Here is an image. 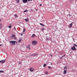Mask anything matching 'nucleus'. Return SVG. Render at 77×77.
<instances>
[{"label": "nucleus", "mask_w": 77, "mask_h": 77, "mask_svg": "<svg viewBox=\"0 0 77 77\" xmlns=\"http://www.w3.org/2000/svg\"><path fill=\"white\" fill-rule=\"evenodd\" d=\"M31 11H32V12H33V9H31Z\"/></svg>", "instance_id": "nucleus-36"}, {"label": "nucleus", "mask_w": 77, "mask_h": 77, "mask_svg": "<svg viewBox=\"0 0 77 77\" xmlns=\"http://www.w3.org/2000/svg\"><path fill=\"white\" fill-rule=\"evenodd\" d=\"M42 26H45V25L43 24V25H42Z\"/></svg>", "instance_id": "nucleus-37"}, {"label": "nucleus", "mask_w": 77, "mask_h": 77, "mask_svg": "<svg viewBox=\"0 0 77 77\" xmlns=\"http://www.w3.org/2000/svg\"><path fill=\"white\" fill-rule=\"evenodd\" d=\"M64 69L66 70L67 69V67H66V66H65L64 67Z\"/></svg>", "instance_id": "nucleus-16"}, {"label": "nucleus", "mask_w": 77, "mask_h": 77, "mask_svg": "<svg viewBox=\"0 0 77 77\" xmlns=\"http://www.w3.org/2000/svg\"><path fill=\"white\" fill-rule=\"evenodd\" d=\"M21 64V62H19L18 63L19 65H20V64Z\"/></svg>", "instance_id": "nucleus-26"}, {"label": "nucleus", "mask_w": 77, "mask_h": 77, "mask_svg": "<svg viewBox=\"0 0 77 77\" xmlns=\"http://www.w3.org/2000/svg\"><path fill=\"white\" fill-rule=\"evenodd\" d=\"M74 46H75V47H77V45H76L75 44H74Z\"/></svg>", "instance_id": "nucleus-25"}, {"label": "nucleus", "mask_w": 77, "mask_h": 77, "mask_svg": "<svg viewBox=\"0 0 77 77\" xmlns=\"http://www.w3.org/2000/svg\"><path fill=\"white\" fill-rule=\"evenodd\" d=\"M27 1H28V0H23V3H27Z\"/></svg>", "instance_id": "nucleus-6"}, {"label": "nucleus", "mask_w": 77, "mask_h": 77, "mask_svg": "<svg viewBox=\"0 0 77 77\" xmlns=\"http://www.w3.org/2000/svg\"><path fill=\"white\" fill-rule=\"evenodd\" d=\"M41 30L42 31H43V30H44V28H42L41 29Z\"/></svg>", "instance_id": "nucleus-18"}, {"label": "nucleus", "mask_w": 77, "mask_h": 77, "mask_svg": "<svg viewBox=\"0 0 77 77\" xmlns=\"http://www.w3.org/2000/svg\"><path fill=\"white\" fill-rule=\"evenodd\" d=\"M36 37V35L34 34L32 35V38H35V37Z\"/></svg>", "instance_id": "nucleus-9"}, {"label": "nucleus", "mask_w": 77, "mask_h": 77, "mask_svg": "<svg viewBox=\"0 0 77 77\" xmlns=\"http://www.w3.org/2000/svg\"><path fill=\"white\" fill-rule=\"evenodd\" d=\"M29 48V50H30V48L28 46L27 48Z\"/></svg>", "instance_id": "nucleus-23"}, {"label": "nucleus", "mask_w": 77, "mask_h": 77, "mask_svg": "<svg viewBox=\"0 0 77 77\" xmlns=\"http://www.w3.org/2000/svg\"><path fill=\"white\" fill-rule=\"evenodd\" d=\"M24 20L25 21H26V22H27V23L29 21V19L28 18H27V19H25Z\"/></svg>", "instance_id": "nucleus-8"}, {"label": "nucleus", "mask_w": 77, "mask_h": 77, "mask_svg": "<svg viewBox=\"0 0 77 77\" xmlns=\"http://www.w3.org/2000/svg\"><path fill=\"white\" fill-rule=\"evenodd\" d=\"M67 72L66 71V70H64L63 72V74H66Z\"/></svg>", "instance_id": "nucleus-11"}, {"label": "nucleus", "mask_w": 77, "mask_h": 77, "mask_svg": "<svg viewBox=\"0 0 77 77\" xmlns=\"http://www.w3.org/2000/svg\"><path fill=\"white\" fill-rule=\"evenodd\" d=\"M2 45H0V46H2Z\"/></svg>", "instance_id": "nucleus-39"}, {"label": "nucleus", "mask_w": 77, "mask_h": 77, "mask_svg": "<svg viewBox=\"0 0 77 77\" xmlns=\"http://www.w3.org/2000/svg\"><path fill=\"white\" fill-rule=\"evenodd\" d=\"M40 24L41 25V26H42V25H43V24L41 23H40Z\"/></svg>", "instance_id": "nucleus-29"}, {"label": "nucleus", "mask_w": 77, "mask_h": 77, "mask_svg": "<svg viewBox=\"0 0 77 77\" xmlns=\"http://www.w3.org/2000/svg\"><path fill=\"white\" fill-rule=\"evenodd\" d=\"M45 74H48V72L47 71L45 72Z\"/></svg>", "instance_id": "nucleus-15"}, {"label": "nucleus", "mask_w": 77, "mask_h": 77, "mask_svg": "<svg viewBox=\"0 0 77 77\" xmlns=\"http://www.w3.org/2000/svg\"><path fill=\"white\" fill-rule=\"evenodd\" d=\"M21 36H23V34H21Z\"/></svg>", "instance_id": "nucleus-41"}, {"label": "nucleus", "mask_w": 77, "mask_h": 77, "mask_svg": "<svg viewBox=\"0 0 77 77\" xmlns=\"http://www.w3.org/2000/svg\"><path fill=\"white\" fill-rule=\"evenodd\" d=\"M9 28H11V25H10L8 26Z\"/></svg>", "instance_id": "nucleus-27"}, {"label": "nucleus", "mask_w": 77, "mask_h": 77, "mask_svg": "<svg viewBox=\"0 0 77 77\" xmlns=\"http://www.w3.org/2000/svg\"><path fill=\"white\" fill-rule=\"evenodd\" d=\"M15 35H12V38H14V37H15Z\"/></svg>", "instance_id": "nucleus-24"}, {"label": "nucleus", "mask_w": 77, "mask_h": 77, "mask_svg": "<svg viewBox=\"0 0 77 77\" xmlns=\"http://www.w3.org/2000/svg\"><path fill=\"white\" fill-rule=\"evenodd\" d=\"M71 49L72 51H74L75 50H76V48H75V47L74 46H73L71 47Z\"/></svg>", "instance_id": "nucleus-3"}, {"label": "nucleus", "mask_w": 77, "mask_h": 77, "mask_svg": "<svg viewBox=\"0 0 77 77\" xmlns=\"http://www.w3.org/2000/svg\"><path fill=\"white\" fill-rule=\"evenodd\" d=\"M14 16L15 17V18H17V17H18V16L17 15V14H15L14 15Z\"/></svg>", "instance_id": "nucleus-13"}, {"label": "nucleus", "mask_w": 77, "mask_h": 77, "mask_svg": "<svg viewBox=\"0 0 77 77\" xmlns=\"http://www.w3.org/2000/svg\"><path fill=\"white\" fill-rule=\"evenodd\" d=\"M25 31H26V29H23V32H25Z\"/></svg>", "instance_id": "nucleus-19"}, {"label": "nucleus", "mask_w": 77, "mask_h": 77, "mask_svg": "<svg viewBox=\"0 0 77 77\" xmlns=\"http://www.w3.org/2000/svg\"><path fill=\"white\" fill-rule=\"evenodd\" d=\"M2 26H3V24H2V23H0V29H2Z\"/></svg>", "instance_id": "nucleus-10"}, {"label": "nucleus", "mask_w": 77, "mask_h": 77, "mask_svg": "<svg viewBox=\"0 0 77 77\" xmlns=\"http://www.w3.org/2000/svg\"><path fill=\"white\" fill-rule=\"evenodd\" d=\"M27 11L26 10L24 11V12H26Z\"/></svg>", "instance_id": "nucleus-34"}, {"label": "nucleus", "mask_w": 77, "mask_h": 77, "mask_svg": "<svg viewBox=\"0 0 77 77\" xmlns=\"http://www.w3.org/2000/svg\"><path fill=\"white\" fill-rule=\"evenodd\" d=\"M63 57H61L60 58V59H63Z\"/></svg>", "instance_id": "nucleus-35"}, {"label": "nucleus", "mask_w": 77, "mask_h": 77, "mask_svg": "<svg viewBox=\"0 0 77 77\" xmlns=\"http://www.w3.org/2000/svg\"><path fill=\"white\" fill-rule=\"evenodd\" d=\"M14 29L15 30H16V28L15 27H14Z\"/></svg>", "instance_id": "nucleus-28"}, {"label": "nucleus", "mask_w": 77, "mask_h": 77, "mask_svg": "<svg viewBox=\"0 0 77 77\" xmlns=\"http://www.w3.org/2000/svg\"><path fill=\"white\" fill-rule=\"evenodd\" d=\"M48 68H49V69H51V68H52V67H51L50 66H48Z\"/></svg>", "instance_id": "nucleus-20"}, {"label": "nucleus", "mask_w": 77, "mask_h": 77, "mask_svg": "<svg viewBox=\"0 0 77 77\" xmlns=\"http://www.w3.org/2000/svg\"><path fill=\"white\" fill-rule=\"evenodd\" d=\"M29 71H30L31 72H33V71H34V68L32 67H30L29 69Z\"/></svg>", "instance_id": "nucleus-4"}, {"label": "nucleus", "mask_w": 77, "mask_h": 77, "mask_svg": "<svg viewBox=\"0 0 77 77\" xmlns=\"http://www.w3.org/2000/svg\"><path fill=\"white\" fill-rule=\"evenodd\" d=\"M37 43H38V42L36 41H34L32 42V44L33 45H35L37 44Z\"/></svg>", "instance_id": "nucleus-2"}, {"label": "nucleus", "mask_w": 77, "mask_h": 77, "mask_svg": "<svg viewBox=\"0 0 77 77\" xmlns=\"http://www.w3.org/2000/svg\"><path fill=\"white\" fill-rule=\"evenodd\" d=\"M65 55H64L62 57H65Z\"/></svg>", "instance_id": "nucleus-31"}, {"label": "nucleus", "mask_w": 77, "mask_h": 77, "mask_svg": "<svg viewBox=\"0 0 77 77\" xmlns=\"http://www.w3.org/2000/svg\"><path fill=\"white\" fill-rule=\"evenodd\" d=\"M5 61H4L3 60H2L1 61H0V63H5Z\"/></svg>", "instance_id": "nucleus-7"}, {"label": "nucleus", "mask_w": 77, "mask_h": 77, "mask_svg": "<svg viewBox=\"0 0 77 77\" xmlns=\"http://www.w3.org/2000/svg\"><path fill=\"white\" fill-rule=\"evenodd\" d=\"M42 6V5L41 4H40V6Z\"/></svg>", "instance_id": "nucleus-33"}, {"label": "nucleus", "mask_w": 77, "mask_h": 77, "mask_svg": "<svg viewBox=\"0 0 77 77\" xmlns=\"http://www.w3.org/2000/svg\"><path fill=\"white\" fill-rule=\"evenodd\" d=\"M4 72V71L3 70H1L0 71V73H3Z\"/></svg>", "instance_id": "nucleus-14"}, {"label": "nucleus", "mask_w": 77, "mask_h": 77, "mask_svg": "<svg viewBox=\"0 0 77 77\" xmlns=\"http://www.w3.org/2000/svg\"><path fill=\"white\" fill-rule=\"evenodd\" d=\"M46 39H47V40L48 41V38H46Z\"/></svg>", "instance_id": "nucleus-32"}, {"label": "nucleus", "mask_w": 77, "mask_h": 77, "mask_svg": "<svg viewBox=\"0 0 77 77\" xmlns=\"http://www.w3.org/2000/svg\"><path fill=\"white\" fill-rule=\"evenodd\" d=\"M21 40H22L21 39H20L19 40V41H18V42H20L21 41Z\"/></svg>", "instance_id": "nucleus-17"}, {"label": "nucleus", "mask_w": 77, "mask_h": 77, "mask_svg": "<svg viewBox=\"0 0 77 77\" xmlns=\"http://www.w3.org/2000/svg\"><path fill=\"white\" fill-rule=\"evenodd\" d=\"M72 26V23H71L69 25V26H68V27L69 28H71Z\"/></svg>", "instance_id": "nucleus-5"}, {"label": "nucleus", "mask_w": 77, "mask_h": 77, "mask_svg": "<svg viewBox=\"0 0 77 77\" xmlns=\"http://www.w3.org/2000/svg\"><path fill=\"white\" fill-rule=\"evenodd\" d=\"M1 20L0 19V23L1 22Z\"/></svg>", "instance_id": "nucleus-38"}, {"label": "nucleus", "mask_w": 77, "mask_h": 77, "mask_svg": "<svg viewBox=\"0 0 77 77\" xmlns=\"http://www.w3.org/2000/svg\"><path fill=\"white\" fill-rule=\"evenodd\" d=\"M47 65L46 64H45L43 65L44 67H45V66H46Z\"/></svg>", "instance_id": "nucleus-21"}, {"label": "nucleus", "mask_w": 77, "mask_h": 77, "mask_svg": "<svg viewBox=\"0 0 77 77\" xmlns=\"http://www.w3.org/2000/svg\"><path fill=\"white\" fill-rule=\"evenodd\" d=\"M38 11V9H36V11Z\"/></svg>", "instance_id": "nucleus-40"}, {"label": "nucleus", "mask_w": 77, "mask_h": 77, "mask_svg": "<svg viewBox=\"0 0 77 77\" xmlns=\"http://www.w3.org/2000/svg\"><path fill=\"white\" fill-rule=\"evenodd\" d=\"M14 39H15V40L17 39V38L16 37H14Z\"/></svg>", "instance_id": "nucleus-30"}, {"label": "nucleus", "mask_w": 77, "mask_h": 77, "mask_svg": "<svg viewBox=\"0 0 77 77\" xmlns=\"http://www.w3.org/2000/svg\"><path fill=\"white\" fill-rule=\"evenodd\" d=\"M17 2L18 3L20 2V0H17Z\"/></svg>", "instance_id": "nucleus-22"}, {"label": "nucleus", "mask_w": 77, "mask_h": 77, "mask_svg": "<svg viewBox=\"0 0 77 77\" xmlns=\"http://www.w3.org/2000/svg\"><path fill=\"white\" fill-rule=\"evenodd\" d=\"M16 41H11L10 42V44H11L12 45H15Z\"/></svg>", "instance_id": "nucleus-1"}, {"label": "nucleus", "mask_w": 77, "mask_h": 77, "mask_svg": "<svg viewBox=\"0 0 77 77\" xmlns=\"http://www.w3.org/2000/svg\"><path fill=\"white\" fill-rule=\"evenodd\" d=\"M36 56L35 53H34L31 55V56Z\"/></svg>", "instance_id": "nucleus-12"}]
</instances>
